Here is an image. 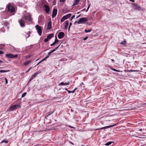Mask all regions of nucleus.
Listing matches in <instances>:
<instances>
[{
  "label": "nucleus",
  "instance_id": "nucleus-4",
  "mask_svg": "<svg viewBox=\"0 0 146 146\" xmlns=\"http://www.w3.org/2000/svg\"><path fill=\"white\" fill-rule=\"evenodd\" d=\"M5 56L7 58H16L18 56L17 54H12L8 53L7 54L5 55Z\"/></svg>",
  "mask_w": 146,
  "mask_h": 146
},
{
  "label": "nucleus",
  "instance_id": "nucleus-19",
  "mask_svg": "<svg viewBox=\"0 0 146 146\" xmlns=\"http://www.w3.org/2000/svg\"><path fill=\"white\" fill-rule=\"evenodd\" d=\"M9 70H0V72L3 73V72H9Z\"/></svg>",
  "mask_w": 146,
  "mask_h": 146
},
{
  "label": "nucleus",
  "instance_id": "nucleus-26",
  "mask_svg": "<svg viewBox=\"0 0 146 146\" xmlns=\"http://www.w3.org/2000/svg\"><path fill=\"white\" fill-rule=\"evenodd\" d=\"M8 142H9V141L7 140H3L1 142V143H7Z\"/></svg>",
  "mask_w": 146,
  "mask_h": 146
},
{
  "label": "nucleus",
  "instance_id": "nucleus-35",
  "mask_svg": "<svg viewBox=\"0 0 146 146\" xmlns=\"http://www.w3.org/2000/svg\"><path fill=\"white\" fill-rule=\"evenodd\" d=\"M59 85H64V83L63 82H61Z\"/></svg>",
  "mask_w": 146,
  "mask_h": 146
},
{
  "label": "nucleus",
  "instance_id": "nucleus-22",
  "mask_svg": "<svg viewBox=\"0 0 146 146\" xmlns=\"http://www.w3.org/2000/svg\"><path fill=\"white\" fill-rule=\"evenodd\" d=\"M54 110H53V111H50V112H48L47 113V116H48L50 115L54 112Z\"/></svg>",
  "mask_w": 146,
  "mask_h": 146
},
{
  "label": "nucleus",
  "instance_id": "nucleus-50",
  "mask_svg": "<svg viewBox=\"0 0 146 146\" xmlns=\"http://www.w3.org/2000/svg\"><path fill=\"white\" fill-rule=\"evenodd\" d=\"M81 14L79 15L78 16L76 17V18H79L80 16H81Z\"/></svg>",
  "mask_w": 146,
  "mask_h": 146
},
{
  "label": "nucleus",
  "instance_id": "nucleus-54",
  "mask_svg": "<svg viewBox=\"0 0 146 146\" xmlns=\"http://www.w3.org/2000/svg\"><path fill=\"white\" fill-rule=\"evenodd\" d=\"M130 1H132V2H134L135 1L134 0H129Z\"/></svg>",
  "mask_w": 146,
  "mask_h": 146
},
{
  "label": "nucleus",
  "instance_id": "nucleus-47",
  "mask_svg": "<svg viewBox=\"0 0 146 146\" xmlns=\"http://www.w3.org/2000/svg\"><path fill=\"white\" fill-rule=\"evenodd\" d=\"M3 53L4 52L3 51H2L1 50H0V54H3Z\"/></svg>",
  "mask_w": 146,
  "mask_h": 146
},
{
  "label": "nucleus",
  "instance_id": "nucleus-15",
  "mask_svg": "<svg viewBox=\"0 0 146 146\" xmlns=\"http://www.w3.org/2000/svg\"><path fill=\"white\" fill-rule=\"evenodd\" d=\"M54 36V34H49L47 36L48 38L50 40Z\"/></svg>",
  "mask_w": 146,
  "mask_h": 146
},
{
  "label": "nucleus",
  "instance_id": "nucleus-27",
  "mask_svg": "<svg viewBox=\"0 0 146 146\" xmlns=\"http://www.w3.org/2000/svg\"><path fill=\"white\" fill-rule=\"evenodd\" d=\"M111 143H112V142H110V141L109 142H108L106 143L105 144V145H106V146H108V145H110Z\"/></svg>",
  "mask_w": 146,
  "mask_h": 146
},
{
  "label": "nucleus",
  "instance_id": "nucleus-21",
  "mask_svg": "<svg viewBox=\"0 0 146 146\" xmlns=\"http://www.w3.org/2000/svg\"><path fill=\"white\" fill-rule=\"evenodd\" d=\"M35 77V76L34 74L29 79V82H30Z\"/></svg>",
  "mask_w": 146,
  "mask_h": 146
},
{
  "label": "nucleus",
  "instance_id": "nucleus-57",
  "mask_svg": "<svg viewBox=\"0 0 146 146\" xmlns=\"http://www.w3.org/2000/svg\"><path fill=\"white\" fill-rule=\"evenodd\" d=\"M85 9H84L82 10V11H84L85 10Z\"/></svg>",
  "mask_w": 146,
  "mask_h": 146
},
{
  "label": "nucleus",
  "instance_id": "nucleus-31",
  "mask_svg": "<svg viewBox=\"0 0 146 146\" xmlns=\"http://www.w3.org/2000/svg\"><path fill=\"white\" fill-rule=\"evenodd\" d=\"M31 57V56L30 55H28L27 56H25V58L27 59H28L29 58H30Z\"/></svg>",
  "mask_w": 146,
  "mask_h": 146
},
{
  "label": "nucleus",
  "instance_id": "nucleus-5",
  "mask_svg": "<svg viewBox=\"0 0 146 146\" xmlns=\"http://www.w3.org/2000/svg\"><path fill=\"white\" fill-rule=\"evenodd\" d=\"M22 18L28 21L32 22V19L30 15H24L23 17Z\"/></svg>",
  "mask_w": 146,
  "mask_h": 146
},
{
  "label": "nucleus",
  "instance_id": "nucleus-9",
  "mask_svg": "<svg viewBox=\"0 0 146 146\" xmlns=\"http://www.w3.org/2000/svg\"><path fill=\"white\" fill-rule=\"evenodd\" d=\"M57 13V10L56 9H54L52 12V17L54 18L55 17Z\"/></svg>",
  "mask_w": 146,
  "mask_h": 146
},
{
  "label": "nucleus",
  "instance_id": "nucleus-39",
  "mask_svg": "<svg viewBox=\"0 0 146 146\" xmlns=\"http://www.w3.org/2000/svg\"><path fill=\"white\" fill-rule=\"evenodd\" d=\"M75 15H73L72 17H71V18L70 19V20L71 21L72 19L75 17Z\"/></svg>",
  "mask_w": 146,
  "mask_h": 146
},
{
  "label": "nucleus",
  "instance_id": "nucleus-44",
  "mask_svg": "<svg viewBox=\"0 0 146 146\" xmlns=\"http://www.w3.org/2000/svg\"><path fill=\"white\" fill-rule=\"evenodd\" d=\"M88 38V37H86L84 38L83 40H86Z\"/></svg>",
  "mask_w": 146,
  "mask_h": 146
},
{
  "label": "nucleus",
  "instance_id": "nucleus-51",
  "mask_svg": "<svg viewBox=\"0 0 146 146\" xmlns=\"http://www.w3.org/2000/svg\"><path fill=\"white\" fill-rule=\"evenodd\" d=\"M121 44H123V45H125V43L123 42H122L121 43Z\"/></svg>",
  "mask_w": 146,
  "mask_h": 146
},
{
  "label": "nucleus",
  "instance_id": "nucleus-37",
  "mask_svg": "<svg viewBox=\"0 0 146 146\" xmlns=\"http://www.w3.org/2000/svg\"><path fill=\"white\" fill-rule=\"evenodd\" d=\"M49 56L48 55L46 56L44 59H43V60H45Z\"/></svg>",
  "mask_w": 146,
  "mask_h": 146
},
{
  "label": "nucleus",
  "instance_id": "nucleus-30",
  "mask_svg": "<svg viewBox=\"0 0 146 146\" xmlns=\"http://www.w3.org/2000/svg\"><path fill=\"white\" fill-rule=\"evenodd\" d=\"M27 94L26 92H24L23 94H22V97L23 98Z\"/></svg>",
  "mask_w": 146,
  "mask_h": 146
},
{
  "label": "nucleus",
  "instance_id": "nucleus-18",
  "mask_svg": "<svg viewBox=\"0 0 146 146\" xmlns=\"http://www.w3.org/2000/svg\"><path fill=\"white\" fill-rule=\"evenodd\" d=\"M31 62V60H27L24 63L23 65H27Z\"/></svg>",
  "mask_w": 146,
  "mask_h": 146
},
{
  "label": "nucleus",
  "instance_id": "nucleus-23",
  "mask_svg": "<svg viewBox=\"0 0 146 146\" xmlns=\"http://www.w3.org/2000/svg\"><path fill=\"white\" fill-rule=\"evenodd\" d=\"M91 31H92L91 29H89L88 30L85 29V32L86 33H87L88 32H90Z\"/></svg>",
  "mask_w": 146,
  "mask_h": 146
},
{
  "label": "nucleus",
  "instance_id": "nucleus-64",
  "mask_svg": "<svg viewBox=\"0 0 146 146\" xmlns=\"http://www.w3.org/2000/svg\"><path fill=\"white\" fill-rule=\"evenodd\" d=\"M39 64V63H38L36 65H38Z\"/></svg>",
  "mask_w": 146,
  "mask_h": 146
},
{
  "label": "nucleus",
  "instance_id": "nucleus-11",
  "mask_svg": "<svg viewBox=\"0 0 146 146\" xmlns=\"http://www.w3.org/2000/svg\"><path fill=\"white\" fill-rule=\"evenodd\" d=\"M52 27V22L51 20H50L49 21L48 23L47 29L48 30L50 29H51Z\"/></svg>",
  "mask_w": 146,
  "mask_h": 146
},
{
  "label": "nucleus",
  "instance_id": "nucleus-10",
  "mask_svg": "<svg viewBox=\"0 0 146 146\" xmlns=\"http://www.w3.org/2000/svg\"><path fill=\"white\" fill-rule=\"evenodd\" d=\"M44 7L45 8V10L46 13H48L50 11V7L46 5H44Z\"/></svg>",
  "mask_w": 146,
  "mask_h": 146
},
{
  "label": "nucleus",
  "instance_id": "nucleus-41",
  "mask_svg": "<svg viewBox=\"0 0 146 146\" xmlns=\"http://www.w3.org/2000/svg\"><path fill=\"white\" fill-rule=\"evenodd\" d=\"M128 71L129 72H135V71H136V70H130L129 71Z\"/></svg>",
  "mask_w": 146,
  "mask_h": 146
},
{
  "label": "nucleus",
  "instance_id": "nucleus-58",
  "mask_svg": "<svg viewBox=\"0 0 146 146\" xmlns=\"http://www.w3.org/2000/svg\"><path fill=\"white\" fill-rule=\"evenodd\" d=\"M0 63H3V61L1 60H0Z\"/></svg>",
  "mask_w": 146,
  "mask_h": 146
},
{
  "label": "nucleus",
  "instance_id": "nucleus-59",
  "mask_svg": "<svg viewBox=\"0 0 146 146\" xmlns=\"http://www.w3.org/2000/svg\"><path fill=\"white\" fill-rule=\"evenodd\" d=\"M70 127H71V128H73V129L75 128H74V127H72V126H70Z\"/></svg>",
  "mask_w": 146,
  "mask_h": 146
},
{
  "label": "nucleus",
  "instance_id": "nucleus-28",
  "mask_svg": "<svg viewBox=\"0 0 146 146\" xmlns=\"http://www.w3.org/2000/svg\"><path fill=\"white\" fill-rule=\"evenodd\" d=\"M66 19H65V18L63 16V17H62V18H61V22H62L63 21H64V20H65Z\"/></svg>",
  "mask_w": 146,
  "mask_h": 146
},
{
  "label": "nucleus",
  "instance_id": "nucleus-7",
  "mask_svg": "<svg viewBox=\"0 0 146 146\" xmlns=\"http://www.w3.org/2000/svg\"><path fill=\"white\" fill-rule=\"evenodd\" d=\"M64 33L63 32H60L58 35V37L59 39H62L64 37Z\"/></svg>",
  "mask_w": 146,
  "mask_h": 146
},
{
  "label": "nucleus",
  "instance_id": "nucleus-13",
  "mask_svg": "<svg viewBox=\"0 0 146 146\" xmlns=\"http://www.w3.org/2000/svg\"><path fill=\"white\" fill-rule=\"evenodd\" d=\"M133 5L134 6V9H137L138 10L140 9V7L137 4H135V3H133Z\"/></svg>",
  "mask_w": 146,
  "mask_h": 146
},
{
  "label": "nucleus",
  "instance_id": "nucleus-60",
  "mask_svg": "<svg viewBox=\"0 0 146 146\" xmlns=\"http://www.w3.org/2000/svg\"><path fill=\"white\" fill-rule=\"evenodd\" d=\"M30 70V69H29L27 72H26L27 73L29 71V70Z\"/></svg>",
  "mask_w": 146,
  "mask_h": 146
},
{
  "label": "nucleus",
  "instance_id": "nucleus-55",
  "mask_svg": "<svg viewBox=\"0 0 146 146\" xmlns=\"http://www.w3.org/2000/svg\"><path fill=\"white\" fill-rule=\"evenodd\" d=\"M54 45L53 44V43H52V44H50V46H54Z\"/></svg>",
  "mask_w": 146,
  "mask_h": 146
},
{
  "label": "nucleus",
  "instance_id": "nucleus-62",
  "mask_svg": "<svg viewBox=\"0 0 146 146\" xmlns=\"http://www.w3.org/2000/svg\"><path fill=\"white\" fill-rule=\"evenodd\" d=\"M125 43L126 42V41H125V40H124V42Z\"/></svg>",
  "mask_w": 146,
  "mask_h": 146
},
{
  "label": "nucleus",
  "instance_id": "nucleus-2",
  "mask_svg": "<svg viewBox=\"0 0 146 146\" xmlns=\"http://www.w3.org/2000/svg\"><path fill=\"white\" fill-rule=\"evenodd\" d=\"M88 20V19L86 17L81 18L79 19V20L77 22V23L78 24H80L81 23H84L85 22L87 21Z\"/></svg>",
  "mask_w": 146,
  "mask_h": 146
},
{
  "label": "nucleus",
  "instance_id": "nucleus-34",
  "mask_svg": "<svg viewBox=\"0 0 146 146\" xmlns=\"http://www.w3.org/2000/svg\"><path fill=\"white\" fill-rule=\"evenodd\" d=\"M73 91H70V90H67V92H68L69 93H74V92H73Z\"/></svg>",
  "mask_w": 146,
  "mask_h": 146
},
{
  "label": "nucleus",
  "instance_id": "nucleus-36",
  "mask_svg": "<svg viewBox=\"0 0 146 146\" xmlns=\"http://www.w3.org/2000/svg\"><path fill=\"white\" fill-rule=\"evenodd\" d=\"M70 84V82H66L65 83H64V85H69Z\"/></svg>",
  "mask_w": 146,
  "mask_h": 146
},
{
  "label": "nucleus",
  "instance_id": "nucleus-6",
  "mask_svg": "<svg viewBox=\"0 0 146 146\" xmlns=\"http://www.w3.org/2000/svg\"><path fill=\"white\" fill-rule=\"evenodd\" d=\"M18 22L19 23L20 26L22 27H24L25 26V21L23 19H19Z\"/></svg>",
  "mask_w": 146,
  "mask_h": 146
},
{
  "label": "nucleus",
  "instance_id": "nucleus-56",
  "mask_svg": "<svg viewBox=\"0 0 146 146\" xmlns=\"http://www.w3.org/2000/svg\"><path fill=\"white\" fill-rule=\"evenodd\" d=\"M139 131H142V129H139Z\"/></svg>",
  "mask_w": 146,
  "mask_h": 146
},
{
  "label": "nucleus",
  "instance_id": "nucleus-42",
  "mask_svg": "<svg viewBox=\"0 0 146 146\" xmlns=\"http://www.w3.org/2000/svg\"><path fill=\"white\" fill-rule=\"evenodd\" d=\"M5 83L6 84H7L8 83V80L6 78H5Z\"/></svg>",
  "mask_w": 146,
  "mask_h": 146
},
{
  "label": "nucleus",
  "instance_id": "nucleus-24",
  "mask_svg": "<svg viewBox=\"0 0 146 146\" xmlns=\"http://www.w3.org/2000/svg\"><path fill=\"white\" fill-rule=\"evenodd\" d=\"M31 33V32L30 31H29L28 33H27V35H28V36H27L26 35V37H27V38H28L29 37V36H30V34Z\"/></svg>",
  "mask_w": 146,
  "mask_h": 146
},
{
  "label": "nucleus",
  "instance_id": "nucleus-43",
  "mask_svg": "<svg viewBox=\"0 0 146 146\" xmlns=\"http://www.w3.org/2000/svg\"><path fill=\"white\" fill-rule=\"evenodd\" d=\"M90 6L89 5L88 6V8H87V9L86 11V12H87L88 11V10L90 8Z\"/></svg>",
  "mask_w": 146,
  "mask_h": 146
},
{
  "label": "nucleus",
  "instance_id": "nucleus-61",
  "mask_svg": "<svg viewBox=\"0 0 146 146\" xmlns=\"http://www.w3.org/2000/svg\"><path fill=\"white\" fill-rule=\"evenodd\" d=\"M111 60L112 61V62H113L114 61V60L113 59H111Z\"/></svg>",
  "mask_w": 146,
  "mask_h": 146
},
{
  "label": "nucleus",
  "instance_id": "nucleus-40",
  "mask_svg": "<svg viewBox=\"0 0 146 146\" xmlns=\"http://www.w3.org/2000/svg\"><path fill=\"white\" fill-rule=\"evenodd\" d=\"M60 45H59L58 47H56V48H54V50H55V51H56V50H57V49H58V47H59V46H60Z\"/></svg>",
  "mask_w": 146,
  "mask_h": 146
},
{
  "label": "nucleus",
  "instance_id": "nucleus-3",
  "mask_svg": "<svg viewBox=\"0 0 146 146\" xmlns=\"http://www.w3.org/2000/svg\"><path fill=\"white\" fill-rule=\"evenodd\" d=\"M35 27L38 34L40 36H41L42 34V29L41 27L39 25H37Z\"/></svg>",
  "mask_w": 146,
  "mask_h": 146
},
{
  "label": "nucleus",
  "instance_id": "nucleus-8",
  "mask_svg": "<svg viewBox=\"0 0 146 146\" xmlns=\"http://www.w3.org/2000/svg\"><path fill=\"white\" fill-rule=\"evenodd\" d=\"M20 106L19 105H14L11 106L10 107V110L11 111H13L14 110L17 109V108H19Z\"/></svg>",
  "mask_w": 146,
  "mask_h": 146
},
{
  "label": "nucleus",
  "instance_id": "nucleus-52",
  "mask_svg": "<svg viewBox=\"0 0 146 146\" xmlns=\"http://www.w3.org/2000/svg\"><path fill=\"white\" fill-rule=\"evenodd\" d=\"M53 44L54 45H55L56 44V42L55 41H54V42H53Z\"/></svg>",
  "mask_w": 146,
  "mask_h": 146
},
{
  "label": "nucleus",
  "instance_id": "nucleus-17",
  "mask_svg": "<svg viewBox=\"0 0 146 146\" xmlns=\"http://www.w3.org/2000/svg\"><path fill=\"white\" fill-rule=\"evenodd\" d=\"M79 1V0H75V1L74 2L73 4L72 5L74 6L77 5Z\"/></svg>",
  "mask_w": 146,
  "mask_h": 146
},
{
  "label": "nucleus",
  "instance_id": "nucleus-63",
  "mask_svg": "<svg viewBox=\"0 0 146 146\" xmlns=\"http://www.w3.org/2000/svg\"><path fill=\"white\" fill-rule=\"evenodd\" d=\"M65 90H66L67 91V90H67V88H65Z\"/></svg>",
  "mask_w": 146,
  "mask_h": 146
},
{
  "label": "nucleus",
  "instance_id": "nucleus-1",
  "mask_svg": "<svg viewBox=\"0 0 146 146\" xmlns=\"http://www.w3.org/2000/svg\"><path fill=\"white\" fill-rule=\"evenodd\" d=\"M7 9L11 12H13L15 11V9L14 7L10 3H9L7 5Z\"/></svg>",
  "mask_w": 146,
  "mask_h": 146
},
{
  "label": "nucleus",
  "instance_id": "nucleus-29",
  "mask_svg": "<svg viewBox=\"0 0 146 146\" xmlns=\"http://www.w3.org/2000/svg\"><path fill=\"white\" fill-rule=\"evenodd\" d=\"M49 39H48V38L47 37V38H45L44 40V41L45 42H47L49 40Z\"/></svg>",
  "mask_w": 146,
  "mask_h": 146
},
{
  "label": "nucleus",
  "instance_id": "nucleus-45",
  "mask_svg": "<svg viewBox=\"0 0 146 146\" xmlns=\"http://www.w3.org/2000/svg\"><path fill=\"white\" fill-rule=\"evenodd\" d=\"M77 88H75L74 90H73V92H74L75 91H76V90H77Z\"/></svg>",
  "mask_w": 146,
  "mask_h": 146
},
{
  "label": "nucleus",
  "instance_id": "nucleus-25",
  "mask_svg": "<svg viewBox=\"0 0 146 146\" xmlns=\"http://www.w3.org/2000/svg\"><path fill=\"white\" fill-rule=\"evenodd\" d=\"M54 41L56 42V44L58 43L59 42V40L57 39V36H55V39Z\"/></svg>",
  "mask_w": 146,
  "mask_h": 146
},
{
  "label": "nucleus",
  "instance_id": "nucleus-32",
  "mask_svg": "<svg viewBox=\"0 0 146 146\" xmlns=\"http://www.w3.org/2000/svg\"><path fill=\"white\" fill-rule=\"evenodd\" d=\"M72 25V23L71 22L70 23L69 25V28H68V31H69V30H70V27Z\"/></svg>",
  "mask_w": 146,
  "mask_h": 146
},
{
  "label": "nucleus",
  "instance_id": "nucleus-53",
  "mask_svg": "<svg viewBox=\"0 0 146 146\" xmlns=\"http://www.w3.org/2000/svg\"><path fill=\"white\" fill-rule=\"evenodd\" d=\"M55 51V50H54V49H53L52 51H51L52 52V53L53 52H54Z\"/></svg>",
  "mask_w": 146,
  "mask_h": 146
},
{
  "label": "nucleus",
  "instance_id": "nucleus-33",
  "mask_svg": "<svg viewBox=\"0 0 146 146\" xmlns=\"http://www.w3.org/2000/svg\"><path fill=\"white\" fill-rule=\"evenodd\" d=\"M111 69L112 70H113V71H115V72H119V71L118 70H116V69H114V68H111Z\"/></svg>",
  "mask_w": 146,
  "mask_h": 146
},
{
  "label": "nucleus",
  "instance_id": "nucleus-12",
  "mask_svg": "<svg viewBox=\"0 0 146 146\" xmlns=\"http://www.w3.org/2000/svg\"><path fill=\"white\" fill-rule=\"evenodd\" d=\"M117 125V124H115L113 125H109V126H106L105 127H102V128H100V129H107L108 128L111 127H112L114 126L115 125Z\"/></svg>",
  "mask_w": 146,
  "mask_h": 146
},
{
  "label": "nucleus",
  "instance_id": "nucleus-16",
  "mask_svg": "<svg viewBox=\"0 0 146 146\" xmlns=\"http://www.w3.org/2000/svg\"><path fill=\"white\" fill-rule=\"evenodd\" d=\"M72 15V14L71 13H69V14H67L65 15L64 16V17L66 19L69 18Z\"/></svg>",
  "mask_w": 146,
  "mask_h": 146
},
{
  "label": "nucleus",
  "instance_id": "nucleus-49",
  "mask_svg": "<svg viewBox=\"0 0 146 146\" xmlns=\"http://www.w3.org/2000/svg\"><path fill=\"white\" fill-rule=\"evenodd\" d=\"M44 60H41L38 63L40 64V63L42 62V61H43Z\"/></svg>",
  "mask_w": 146,
  "mask_h": 146
},
{
  "label": "nucleus",
  "instance_id": "nucleus-38",
  "mask_svg": "<svg viewBox=\"0 0 146 146\" xmlns=\"http://www.w3.org/2000/svg\"><path fill=\"white\" fill-rule=\"evenodd\" d=\"M49 56L48 55L46 56L44 59H43V60H45Z\"/></svg>",
  "mask_w": 146,
  "mask_h": 146
},
{
  "label": "nucleus",
  "instance_id": "nucleus-48",
  "mask_svg": "<svg viewBox=\"0 0 146 146\" xmlns=\"http://www.w3.org/2000/svg\"><path fill=\"white\" fill-rule=\"evenodd\" d=\"M52 53V52H51H51H49L48 53V55L49 56L51 54V53Z\"/></svg>",
  "mask_w": 146,
  "mask_h": 146
},
{
  "label": "nucleus",
  "instance_id": "nucleus-20",
  "mask_svg": "<svg viewBox=\"0 0 146 146\" xmlns=\"http://www.w3.org/2000/svg\"><path fill=\"white\" fill-rule=\"evenodd\" d=\"M41 72V71H39L38 72H36L34 74V75L35 76V77H36V76H37V75L38 74H39Z\"/></svg>",
  "mask_w": 146,
  "mask_h": 146
},
{
  "label": "nucleus",
  "instance_id": "nucleus-46",
  "mask_svg": "<svg viewBox=\"0 0 146 146\" xmlns=\"http://www.w3.org/2000/svg\"><path fill=\"white\" fill-rule=\"evenodd\" d=\"M60 2H64L66 0H60Z\"/></svg>",
  "mask_w": 146,
  "mask_h": 146
},
{
  "label": "nucleus",
  "instance_id": "nucleus-14",
  "mask_svg": "<svg viewBox=\"0 0 146 146\" xmlns=\"http://www.w3.org/2000/svg\"><path fill=\"white\" fill-rule=\"evenodd\" d=\"M64 29H66L69 24V21L68 20L66 21L65 22Z\"/></svg>",
  "mask_w": 146,
  "mask_h": 146
}]
</instances>
